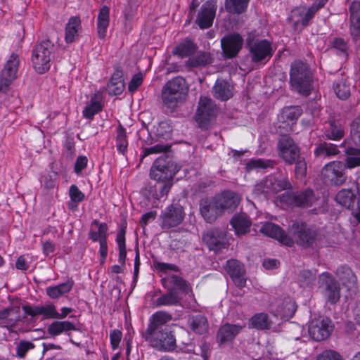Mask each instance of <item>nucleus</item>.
Instances as JSON below:
<instances>
[{
    "mask_svg": "<svg viewBox=\"0 0 360 360\" xmlns=\"http://www.w3.org/2000/svg\"><path fill=\"white\" fill-rule=\"evenodd\" d=\"M172 319V316L166 311L155 313L150 319L143 338L149 345L158 351L172 352L176 347L174 331L167 323Z\"/></svg>",
    "mask_w": 360,
    "mask_h": 360,
    "instance_id": "1",
    "label": "nucleus"
},
{
    "mask_svg": "<svg viewBox=\"0 0 360 360\" xmlns=\"http://www.w3.org/2000/svg\"><path fill=\"white\" fill-rule=\"evenodd\" d=\"M189 86L182 77H175L166 82L161 92L163 104L169 109L174 110L183 103L188 96Z\"/></svg>",
    "mask_w": 360,
    "mask_h": 360,
    "instance_id": "2",
    "label": "nucleus"
},
{
    "mask_svg": "<svg viewBox=\"0 0 360 360\" xmlns=\"http://www.w3.org/2000/svg\"><path fill=\"white\" fill-rule=\"evenodd\" d=\"M313 74L308 64L297 60L290 65V83L292 88L303 96L312 90Z\"/></svg>",
    "mask_w": 360,
    "mask_h": 360,
    "instance_id": "3",
    "label": "nucleus"
},
{
    "mask_svg": "<svg viewBox=\"0 0 360 360\" xmlns=\"http://www.w3.org/2000/svg\"><path fill=\"white\" fill-rule=\"evenodd\" d=\"M54 50V44L49 39L41 41L34 47L32 62L37 73L44 74L50 69Z\"/></svg>",
    "mask_w": 360,
    "mask_h": 360,
    "instance_id": "4",
    "label": "nucleus"
},
{
    "mask_svg": "<svg viewBox=\"0 0 360 360\" xmlns=\"http://www.w3.org/2000/svg\"><path fill=\"white\" fill-rule=\"evenodd\" d=\"M291 188V184L288 177H276L269 175L257 183L252 192L255 195L259 196L262 194L276 193Z\"/></svg>",
    "mask_w": 360,
    "mask_h": 360,
    "instance_id": "5",
    "label": "nucleus"
},
{
    "mask_svg": "<svg viewBox=\"0 0 360 360\" xmlns=\"http://www.w3.org/2000/svg\"><path fill=\"white\" fill-rule=\"evenodd\" d=\"M179 169L171 157L164 155L155 160L150 175L153 179H173Z\"/></svg>",
    "mask_w": 360,
    "mask_h": 360,
    "instance_id": "6",
    "label": "nucleus"
},
{
    "mask_svg": "<svg viewBox=\"0 0 360 360\" xmlns=\"http://www.w3.org/2000/svg\"><path fill=\"white\" fill-rule=\"evenodd\" d=\"M246 46L249 50L253 63H262L269 60L274 51L271 43L266 39L259 40L250 34L246 39Z\"/></svg>",
    "mask_w": 360,
    "mask_h": 360,
    "instance_id": "7",
    "label": "nucleus"
},
{
    "mask_svg": "<svg viewBox=\"0 0 360 360\" xmlns=\"http://www.w3.org/2000/svg\"><path fill=\"white\" fill-rule=\"evenodd\" d=\"M290 232L297 244L303 248L312 247L319 238L318 230L306 223H293Z\"/></svg>",
    "mask_w": 360,
    "mask_h": 360,
    "instance_id": "8",
    "label": "nucleus"
},
{
    "mask_svg": "<svg viewBox=\"0 0 360 360\" xmlns=\"http://www.w3.org/2000/svg\"><path fill=\"white\" fill-rule=\"evenodd\" d=\"M185 217L184 207L178 204H172L162 211L160 226L162 229H169L181 224Z\"/></svg>",
    "mask_w": 360,
    "mask_h": 360,
    "instance_id": "9",
    "label": "nucleus"
},
{
    "mask_svg": "<svg viewBox=\"0 0 360 360\" xmlns=\"http://www.w3.org/2000/svg\"><path fill=\"white\" fill-rule=\"evenodd\" d=\"M278 155L288 165H292L300 158V148L289 135H281L278 141Z\"/></svg>",
    "mask_w": 360,
    "mask_h": 360,
    "instance_id": "10",
    "label": "nucleus"
},
{
    "mask_svg": "<svg viewBox=\"0 0 360 360\" xmlns=\"http://www.w3.org/2000/svg\"><path fill=\"white\" fill-rule=\"evenodd\" d=\"M333 325L328 317H319L313 319L309 326V334L315 341H322L331 335L333 330Z\"/></svg>",
    "mask_w": 360,
    "mask_h": 360,
    "instance_id": "11",
    "label": "nucleus"
},
{
    "mask_svg": "<svg viewBox=\"0 0 360 360\" xmlns=\"http://www.w3.org/2000/svg\"><path fill=\"white\" fill-rule=\"evenodd\" d=\"M203 243L210 251L215 253L228 248L229 242L226 233L217 228H213L204 232L202 236Z\"/></svg>",
    "mask_w": 360,
    "mask_h": 360,
    "instance_id": "12",
    "label": "nucleus"
},
{
    "mask_svg": "<svg viewBox=\"0 0 360 360\" xmlns=\"http://www.w3.org/2000/svg\"><path fill=\"white\" fill-rule=\"evenodd\" d=\"M347 169L344 163L334 161L326 164L322 169V175L331 185L342 186L347 180L345 169Z\"/></svg>",
    "mask_w": 360,
    "mask_h": 360,
    "instance_id": "13",
    "label": "nucleus"
},
{
    "mask_svg": "<svg viewBox=\"0 0 360 360\" xmlns=\"http://www.w3.org/2000/svg\"><path fill=\"white\" fill-rule=\"evenodd\" d=\"M18 66V55L12 53L1 73L0 91L6 92L8 91L11 84L17 78Z\"/></svg>",
    "mask_w": 360,
    "mask_h": 360,
    "instance_id": "14",
    "label": "nucleus"
},
{
    "mask_svg": "<svg viewBox=\"0 0 360 360\" xmlns=\"http://www.w3.org/2000/svg\"><path fill=\"white\" fill-rule=\"evenodd\" d=\"M217 106L211 98L207 97L200 98L196 112V121L201 128L206 127L209 122L217 115Z\"/></svg>",
    "mask_w": 360,
    "mask_h": 360,
    "instance_id": "15",
    "label": "nucleus"
},
{
    "mask_svg": "<svg viewBox=\"0 0 360 360\" xmlns=\"http://www.w3.org/2000/svg\"><path fill=\"white\" fill-rule=\"evenodd\" d=\"M321 287L323 288V295L327 301L332 304L337 303L340 298V286L339 283L328 272L319 276Z\"/></svg>",
    "mask_w": 360,
    "mask_h": 360,
    "instance_id": "16",
    "label": "nucleus"
},
{
    "mask_svg": "<svg viewBox=\"0 0 360 360\" xmlns=\"http://www.w3.org/2000/svg\"><path fill=\"white\" fill-rule=\"evenodd\" d=\"M335 200L338 204L352 210V214L360 222V205L355 190L352 188L340 190L335 196Z\"/></svg>",
    "mask_w": 360,
    "mask_h": 360,
    "instance_id": "17",
    "label": "nucleus"
},
{
    "mask_svg": "<svg viewBox=\"0 0 360 360\" xmlns=\"http://www.w3.org/2000/svg\"><path fill=\"white\" fill-rule=\"evenodd\" d=\"M217 8V0H208L201 6L195 20L200 29H207L212 25Z\"/></svg>",
    "mask_w": 360,
    "mask_h": 360,
    "instance_id": "18",
    "label": "nucleus"
},
{
    "mask_svg": "<svg viewBox=\"0 0 360 360\" xmlns=\"http://www.w3.org/2000/svg\"><path fill=\"white\" fill-rule=\"evenodd\" d=\"M243 39L238 33L225 35L221 39L222 52L226 58H235L242 49Z\"/></svg>",
    "mask_w": 360,
    "mask_h": 360,
    "instance_id": "19",
    "label": "nucleus"
},
{
    "mask_svg": "<svg viewBox=\"0 0 360 360\" xmlns=\"http://www.w3.org/2000/svg\"><path fill=\"white\" fill-rule=\"evenodd\" d=\"M317 198L311 189L292 192L288 195V202L295 207L307 208L311 207Z\"/></svg>",
    "mask_w": 360,
    "mask_h": 360,
    "instance_id": "20",
    "label": "nucleus"
},
{
    "mask_svg": "<svg viewBox=\"0 0 360 360\" xmlns=\"http://www.w3.org/2000/svg\"><path fill=\"white\" fill-rule=\"evenodd\" d=\"M225 269L238 288H242L245 285V270L243 264L240 261L234 259L228 260Z\"/></svg>",
    "mask_w": 360,
    "mask_h": 360,
    "instance_id": "21",
    "label": "nucleus"
},
{
    "mask_svg": "<svg viewBox=\"0 0 360 360\" xmlns=\"http://www.w3.org/2000/svg\"><path fill=\"white\" fill-rule=\"evenodd\" d=\"M200 212L207 223H213L223 214L216 201L212 199L203 198L200 202Z\"/></svg>",
    "mask_w": 360,
    "mask_h": 360,
    "instance_id": "22",
    "label": "nucleus"
},
{
    "mask_svg": "<svg viewBox=\"0 0 360 360\" xmlns=\"http://www.w3.org/2000/svg\"><path fill=\"white\" fill-rule=\"evenodd\" d=\"M218 205L221 212H231L238 205L240 198L238 195L233 191H226L213 198Z\"/></svg>",
    "mask_w": 360,
    "mask_h": 360,
    "instance_id": "23",
    "label": "nucleus"
},
{
    "mask_svg": "<svg viewBox=\"0 0 360 360\" xmlns=\"http://www.w3.org/2000/svg\"><path fill=\"white\" fill-rule=\"evenodd\" d=\"M315 13L316 8H311V6L308 9L304 7H297L291 11L288 20L293 24L295 28L300 25L304 27L308 25Z\"/></svg>",
    "mask_w": 360,
    "mask_h": 360,
    "instance_id": "24",
    "label": "nucleus"
},
{
    "mask_svg": "<svg viewBox=\"0 0 360 360\" xmlns=\"http://www.w3.org/2000/svg\"><path fill=\"white\" fill-rule=\"evenodd\" d=\"M260 231L267 236L278 240L282 244L288 246L293 245V239L287 235L279 226L275 224L266 223L261 227Z\"/></svg>",
    "mask_w": 360,
    "mask_h": 360,
    "instance_id": "25",
    "label": "nucleus"
},
{
    "mask_svg": "<svg viewBox=\"0 0 360 360\" xmlns=\"http://www.w3.org/2000/svg\"><path fill=\"white\" fill-rule=\"evenodd\" d=\"M21 321L20 307H11L0 311V326L11 330Z\"/></svg>",
    "mask_w": 360,
    "mask_h": 360,
    "instance_id": "26",
    "label": "nucleus"
},
{
    "mask_svg": "<svg viewBox=\"0 0 360 360\" xmlns=\"http://www.w3.org/2000/svg\"><path fill=\"white\" fill-rule=\"evenodd\" d=\"M188 326L194 333L205 335L209 330V322L203 314L190 315L188 318Z\"/></svg>",
    "mask_w": 360,
    "mask_h": 360,
    "instance_id": "27",
    "label": "nucleus"
},
{
    "mask_svg": "<svg viewBox=\"0 0 360 360\" xmlns=\"http://www.w3.org/2000/svg\"><path fill=\"white\" fill-rule=\"evenodd\" d=\"M242 327L240 325L226 323L221 326L217 333V339L222 345L232 342L240 332Z\"/></svg>",
    "mask_w": 360,
    "mask_h": 360,
    "instance_id": "28",
    "label": "nucleus"
},
{
    "mask_svg": "<svg viewBox=\"0 0 360 360\" xmlns=\"http://www.w3.org/2000/svg\"><path fill=\"white\" fill-rule=\"evenodd\" d=\"M350 33L354 39L360 38V1H354L349 6Z\"/></svg>",
    "mask_w": 360,
    "mask_h": 360,
    "instance_id": "29",
    "label": "nucleus"
},
{
    "mask_svg": "<svg viewBox=\"0 0 360 360\" xmlns=\"http://www.w3.org/2000/svg\"><path fill=\"white\" fill-rule=\"evenodd\" d=\"M107 88L110 95H120L124 91L123 72L120 67L115 68V71L108 84Z\"/></svg>",
    "mask_w": 360,
    "mask_h": 360,
    "instance_id": "30",
    "label": "nucleus"
},
{
    "mask_svg": "<svg viewBox=\"0 0 360 360\" xmlns=\"http://www.w3.org/2000/svg\"><path fill=\"white\" fill-rule=\"evenodd\" d=\"M233 86L223 79H217L213 86V95L221 101H226L233 96Z\"/></svg>",
    "mask_w": 360,
    "mask_h": 360,
    "instance_id": "31",
    "label": "nucleus"
},
{
    "mask_svg": "<svg viewBox=\"0 0 360 360\" xmlns=\"http://www.w3.org/2000/svg\"><path fill=\"white\" fill-rule=\"evenodd\" d=\"M296 309L295 302L290 297H286L278 304L276 313L282 319H289L293 316Z\"/></svg>",
    "mask_w": 360,
    "mask_h": 360,
    "instance_id": "32",
    "label": "nucleus"
},
{
    "mask_svg": "<svg viewBox=\"0 0 360 360\" xmlns=\"http://www.w3.org/2000/svg\"><path fill=\"white\" fill-rule=\"evenodd\" d=\"M71 330H79L73 323L68 321H56L51 323L47 328V333L53 337L58 336L63 333H68Z\"/></svg>",
    "mask_w": 360,
    "mask_h": 360,
    "instance_id": "33",
    "label": "nucleus"
},
{
    "mask_svg": "<svg viewBox=\"0 0 360 360\" xmlns=\"http://www.w3.org/2000/svg\"><path fill=\"white\" fill-rule=\"evenodd\" d=\"M167 292L156 300V305L161 306H178L181 304V297L179 293L174 288L167 287Z\"/></svg>",
    "mask_w": 360,
    "mask_h": 360,
    "instance_id": "34",
    "label": "nucleus"
},
{
    "mask_svg": "<svg viewBox=\"0 0 360 360\" xmlns=\"http://www.w3.org/2000/svg\"><path fill=\"white\" fill-rule=\"evenodd\" d=\"M110 22V9L103 6L98 15L97 32L100 39H103L106 37L107 29Z\"/></svg>",
    "mask_w": 360,
    "mask_h": 360,
    "instance_id": "35",
    "label": "nucleus"
},
{
    "mask_svg": "<svg viewBox=\"0 0 360 360\" xmlns=\"http://www.w3.org/2000/svg\"><path fill=\"white\" fill-rule=\"evenodd\" d=\"M231 224L234 229L236 234L243 235L248 232L251 222L245 213L236 214L231 220Z\"/></svg>",
    "mask_w": 360,
    "mask_h": 360,
    "instance_id": "36",
    "label": "nucleus"
},
{
    "mask_svg": "<svg viewBox=\"0 0 360 360\" xmlns=\"http://www.w3.org/2000/svg\"><path fill=\"white\" fill-rule=\"evenodd\" d=\"M74 285L72 280H68L65 283L55 286H49L46 289L47 295L51 299H57L69 292Z\"/></svg>",
    "mask_w": 360,
    "mask_h": 360,
    "instance_id": "37",
    "label": "nucleus"
},
{
    "mask_svg": "<svg viewBox=\"0 0 360 360\" xmlns=\"http://www.w3.org/2000/svg\"><path fill=\"white\" fill-rule=\"evenodd\" d=\"M197 45L191 39H186L173 50V53L181 58L193 55L197 50Z\"/></svg>",
    "mask_w": 360,
    "mask_h": 360,
    "instance_id": "38",
    "label": "nucleus"
},
{
    "mask_svg": "<svg viewBox=\"0 0 360 360\" xmlns=\"http://www.w3.org/2000/svg\"><path fill=\"white\" fill-rule=\"evenodd\" d=\"M81 28V20L79 17H71L65 27V41L72 43L75 40L79 30Z\"/></svg>",
    "mask_w": 360,
    "mask_h": 360,
    "instance_id": "39",
    "label": "nucleus"
},
{
    "mask_svg": "<svg viewBox=\"0 0 360 360\" xmlns=\"http://www.w3.org/2000/svg\"><path fill=\"white\" fill-rule=\"evenodd\" d=\"M250 324L257 330H268L271 328L273 323L267 314L257 313L250 319Z\"/></svg>",
    "mask_w": 360,
    "mask_h": 360,
    "instance_id": "40",
    "label": "nucleus"
},
{
    "mask_svg": "<svg viewBox=\"0 0 360 360\" xmlns=\"http://www.w3.org/2000/svg\"><path fill=\"white\" fill-rule=\"evenodd\" d=\"M325 136L331 140H340L344 136V130L334 119H329L328 127L326 129Z\"/></svg>",
    "mask_w": 360,
    "mask_h": 360,
    "instance_id": "41",
    "label": "nucleus"
},
{
    "mask_svg": "<svg viewBox=\"0 0 360 360\" xmlns=\"http://www.w3.org/2000/svg\"><path fill=\"white\" fill-rule=\"evenodd\" d=\"M338 148L336 145L330 143H321L315 149L314 154L316 157L329 158L339 153Z\"/></svg>",
    "mask_w": 360,
    "mask_h": 360,
    "instance_id": "42",
    "label": "nucleus"
},
{
    "mask_svg": "<svg viewBox=\"0 0 360 360\" xmlns=\"http://www.w3.org/2000/svg\"><path fill=\"white\" fill-rule=\"evenodd\" d=\"M156 183L154 185L155 191L153 194V197L160 200L166 196L169 193L172 186V179H155Z\"/></svg>",
    "mask_w": 360,
    "mask_h": 360,
    "instance_id": "43",
    "label": "nucleus"
},
{
    "mask_svg": "<svg viewBox=\"0 0 360 360\" xmlns=\"http://www.w3.org/2000/svg\"><path fill=\"white\" fill-rule=\"evenodd\" d=\"M250 0H225L226 10L231 13L241 14L248 6Z\"/></svg>",
    "mask_w": 360,
    "mask_h": 360,
    "instance_id": "44",
    "label": "nucleus"
},
{
    "mask_svg": "<svg viewBox=\"0 0 360 360\" xmlns=\"http://www.w3.org/2000/svg\"><path fill=\"white\" fill-rule=\"evenodd\" d=\"M116 148L119 153L125 155L128 147V141L126 129L122 124H119L117 129Z\"/></svg>",
    "mask_w": 360,
    "mask_h": 360,
    "instance_id": "45",
    "label": "nucleus"
},
{
    "mask_svg": "<svg viewBox=\"0 0 360 360\" xmlns=\"http://www.w3.org/2000/svg\"><path fill=\"white\" fill-rule=\"evenodd\" d=\"M345 153L347 158L344 165L347 169H352L360 166V149L355 148H348Z\"/></svg>",
    "mask_w": 360,
    "mask_h": 360,
    "instance_id": "46",
    "label": "nucleus"
},
{
    "mask_svg": "<svg viewBox=\"0 0 360 360\" xmlns=\"http://www.w3.org/2000/svg\"><path fill=\"white\" fill-rule=\"evenodd\" d=\"M126 227H122L117 234L116 241L119 248V262L124 265L127 257V250L125 244Z\"/></svg>",
    "mask_w": 360,
    "mask_h": 360,
    "instance_id": "47",
    "label": "nucleus"
},
{
    "mask_svg": "<svg viewBox=\"0 0 360 360\" xmlns=\"http://www.w3.org/2000/svg\"><path fill=\"white\" fill-rule=\"evenodd\" d=\"M212 62V59L209 53L199 52L196 56L189 58L187 64L191 67H198L205 66Z\"/></svg>",
    "mask_w": 360,
    "mask_h": 360,
    "instance_id": "48",
    "label": "nucleus"
},
{
    "mask_svg": "<svg viewBox=\"0 0 360 360\" xmlns=\"http://www.w3.org/2000/svg\"><path fill=\"white\" fill-rule=\"evenodd\" d=\"M168 281L173 285L172 288H174L176 290H179L185 294H188L191 291L190 284L185 279L178 275H172L169 278Z\"/></svg>",
    "mask_w": 360,
    "mask_h": 360,
    "instance_id": "49",
    "label": "nucleus"
},
{
    "mask_svg": "<svg viewBox=\"0 0 360 360\" xmlns=\"http://www.w3.org/2000/svg\"><path fill=\"white\" fill-rule=\"evenodd\" d=\"M276 164L274 160L259 158L250 160L246 165V169L250 172L256 169L273 168Z\"/></svg>",
    "mask_w": 360,
    "mask_h": 360,
    "instance_id": "50",
    "label": "nucleus"
},
{
    "mask_svg": "<svg viewBox=\"0 0 360 360\" xmlns=\"http://www.w3.org/2000/svg\"><path fill=\"white\" fill-rule=\"evenodd\" d=\"M297 279L301 287L311 288L316 281V275L310 270H302L299 273Z\"/></svg>",
    "mask_w": 360,
    "mask_h": 360,
    "instance_id": "51",
    "label": "nucleus"
},
{
    "mask_svg": "<svg viewBox=\"0 0 360 360\" xmlns=\"http://www.w3.org/2000/svg\"><path fill=\"white\" fill-rule=\"evenodd\" d=\"M34 347V345L31 341L20 340L15 347V356L19 359H24L27 352Z\"/></svg>",
    "mask_w": 360,
    "mask_h": 360,
    "instance_id": "52",
    "label": "nucleus"
},
{
    "mask_svg": "<svg viewBox=\"0 0 360 360\" xmlns=\"http://www.w3.org/2000/svg\"><path fill=\"white\" fill-rule=\"evenodd\" d=\"M334 91L339 98L345 100L350 96V86L342 79L334 85Z\"/></svg>",
    "mask_w": 360,
    "mask_h": 360,
    "instance_id": "53",
    "label": "nucleus"
},
{
    "mask_svg": "<svg viewBox=\"0 0 360 360\" xmlns=\"http://www.w3.org/2000/svg\"><path fill=\"white\" fill-rule=\"evenodd\" d=\"M302 110L299 106H290L285 108L283 110L281 116L283 119L290 121H294L299 118L302 115Z\"/></svg>",
    "mask_w": 360,
    "mask_h": 360,
    "instance_id": "54",
    "label": "nucleus"
},
{
    "mask_svg": "<svg viewBox=\"0 0 360 360\" xmlns=\"http://www.w3.org/2000/svg\"><path fill=\"white\" fill-rule=\"evenodd\" d=\"M332 47L338 51V54L345 57L348 56V45L342 38L335 37L332 41Z\"/></svg>",
    "mask_w": 360,
    "mask_h": 360,
    "instance_id": "55",
    "label": "nucleus"
},
{
    "mask_svg": "<svg viewBox=\"0 0 360 360\" xmlns=\"http://www.w3.org/2000/svg\"><path fill=\"white\" fill-rule=\"evenodd\" d=\"M295 164V173L297 179H302L307 174V163L304 158L300 155L294 162Z\"/></svg>",
    "mask_w": 360,
    "mask_h": 360,
    "instance_id": "56",
    "label": "nucleus"
},
{
    "mask_svg": "<svg viewBox=\"0 0 360 360\" xmlns=\"http://www.w3.org/2000/svg\"><path fill=\"white\" fill-rule=\"evenodd\" d=\"M170 148L168 145L157 144L152 147L145 148L143 150V155H141V160H142L146 156L151 154H156L162 152H167Z\"/></svg>",
    "mask_w": 360,
    "mask_h": 360,
    "instance_id": "57",
    "label": "nucleus"
},
{
    "mask_svg": "<svg viewBox=\"0 0 360 360\" xmlns=\"http://www.w3.org/2000/svg\"><path fill=\"white\" fill-rule=\"evenodd\" d=\"M139 0H129L128 5L124 11L126 21H131L134 17L139 6Z\"/></svg>",
    "mask_w": 360,
    "mask_h": 360,
    "instance_id": "58",
    "label": "nucleus"
},
{
    "mask_svg": "<svg viewBox=\"0 0 360 360\" xmlns=\"http://www.w3.org/2000/svg\"><path fill=\"white\" fill-rule=\"evenodd\" d=\"M102 109V106L98 102H93L91 105H87L83 110V115L85 117L91 119L94 115Z\"/></svg>",
    "mask_w": 360,
    "mask_h": 360,
    "instance_id": "59",
    "label": "nucleus"
},
{
    "mask_svg": "<svg viewBox=\"0 0 360 360\" xmlns=\"http://www.w3.org/2000/svg\"><path fill=\"white\" fill-rule=\"evenodd\" d=\"M351 136L354 142L360 146V117L351 124Z\"/></svg>",
    "mask_w": 360,
    "mask_h": 360,
    "instance_id": "60",
    "label": "nucleus"
},
{
    "mask_svg": "<svg viewBox=\"0 0 360 360\" xmlns=\"http://www.w3.org/2000/svg\"><path fill=\"white\" fill-rule=\"evenodd\" d=\"M316 360H342V358L338 352L329 349L318 355Z\"/></svg>",
    "mask_w": 360,
    "mask_h": 360,
    "instance_id": "61",
    "label": "nucleus"
},
{
    "mask_svg": "<svg viewBox=\"0 0 360 360\" xmlns=\"http://www.w3.org/2000/svg\"><path fill=\"white\" fill-rule=\"evenodd\" d=\"M41 315L45 319H56L58 316V311L53 304L41 305Z\"/></svg>",
    "mask_w": 360,
    "mask_h": 360,
    "instance_id": "62",
    "label": "nucleus"
},
{
    "mask_svg": "<svg viewBox=\"0 0 360 360\" xmlns=\"http://www.w3.org/2000/svg\"><path fill=\"white\" fill-rule=\"evenodd\" d=\"M143 82V76L141 73L134 75L128 85V89L130 92L136 91Z\"/></svg>",
    "mask_w": 360,
    "mask_h": 360,
    "instance_id": "63",
    "label": "nucleus"
},
{
    "mask_svg": "<svg viewBox=\"0 0 360 360\" xmlns=\"http://www.w3.org/2000/svg\"><path fill=\"white\" fill-rule=\"evenodd\" d=\"M70 196L75 202H82L84 199V194L80 191L75 185H72L70 188Z\"/></svg>",
    "mask_w": 360,
    "mask_h": 360,
    "instance_id": "64",
    "label": "nucleus"
}]
</instances>
